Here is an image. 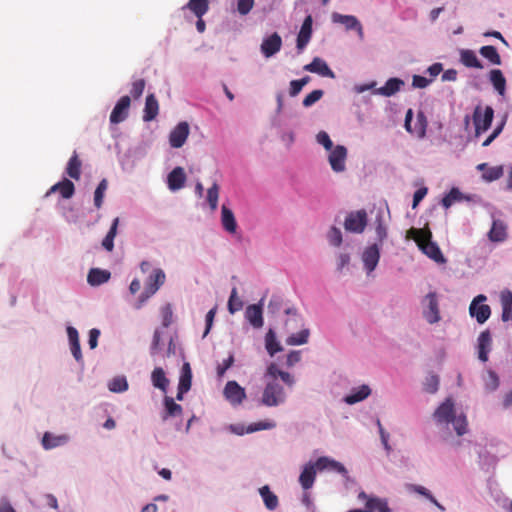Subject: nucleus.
Listing matches in <instances>:
<instances>
[{"instance_id":"obj_7","label":"nucleus","mask_w":512,"mask_h":512,"mask_svg":"<svg viewBox=\"0 0 512 512\" xmlns=\"http://www.w3.org/2000/svg\"><path fill=\"white\" fill-rule=\"evenodd\" d=\"M485 301V295H478L473 299L469 307L470 315L474 317L479 324L485 323L491 315V309L489 305L484 304Z\"/></svg>"},{"instance_id":"obj_40","label":"nucleus","mask_w":512,"mask_h":512,"mask_svg":"<svg viewBox=\"0 0 512 512\" xmlns=\"http://www.w3.org/2000/svg\"><path fill=\"white\" fill-rule=\"evenodd\" d=\"M165 415L163 419L166 420L168 417L179 416L182 413L181 405L177 404L173 398L166 396L164 398Z\"/></svg>"},{"instance_id":"obj_12","label":"nucleus","mask_w":512,"mask_h":512,"mask_svg":"<svg viewBox=\"0 0 512 512\" xmlns=\"http://www.w3.org/2000/svg\"><path fill=\"white\" fill-rule=\"evenodd\" d=\"M282 47V39L277 32H274L269 37L265 38L261 44V52L266 57H272L280 51Z\"/></svg>"},{"instance_id":"obj_36","label":"nucleus","mask_w":512,"mask_h":512,"mask_svg":"<svg viewBox=\"0 0 512 512\" xmlns=\"http://www.w3.org/2000/svg\"><path fill=\"white\" fill-rule=\"evenodd\" d=\"M469 198L466 197L458 188L454 187L452 188L449 193H447L442 201L441 204L444 208L448 209L450 208L454 203L461 202L463 200H468Z\"/></svg>"},{"instance_id":"obj_15","label":"nucleus","mask_w":512,"mask_h":512,"mask_svg":"<svg viewBox=\"0 0 512 512\" xmlns=\"http://www.w3.org/2000/svg\"><path fill=\"white\" fill-rule=\"evenodd\" d=\"M312 23L313 19L311 15H308L301 26V29L297 36V49L302 51L309 43L312 36Z\"/></svg>"},{"instance_id":"obj_54","label":"nucleus","mask_w":512,"mask_h":512,"mask_svg":"<svg viewBox=\"0 0 512 512\" xmlns=\"http://www.w3.org/2000/svg\"><path fill=\"white\" fill-rule=\"evenodd\" d=\"M145 85H146V82H145L144 79L135 80L132 83V87H131V90H130L131 96L134 99L140 98L141 95L143 94L144 89H145Z\"/></svg>"},{"instance_id":"obj_47","label":"nucleus","mask_w":512,"mask_h":512,"mask_svg":"<svg viewBox=\"0 0 512 512\" xmlns=\"http://www.w3.org/2000/svg\"><path fill=\"white\" fill-rule=\"evenodd\" d=\"M108 188V182L106 179H102L94 192V205L96 208H101L105 192Z\"/></svg>"},{"instance_id":"obj_28","label":"nucleus","mask_w":512,"mask_h":512,"mask_svg":"<svg viewBox=\"0 0 512 512\" xmlns=\"http://www.w3.org/2000/svg\"><path fill=\"white\" fill-rule=\"evenodd\" d=\"M489 80L499 95L504 96L506 92V79L499 69H492L489 73Z\"/></svg>"},{"instance_id":"obj_37","label":"nucleus","mask_w":512,"mask_h":512,"mask_svg":"<svg viewBox=\"0 0 512 512\" xmlns=\"http://www.w3.org/2000/svg\"><path fill=\"white\" fill-rule=\"evenodd\" d=\"M192 384V371L189 363H184L181 369L178 387L181 392H188Z\"/></svg>"},{"instance_id":"obj_35","label":"nucleus","mask_w":512,"mask_h":512,"mask_svg":"<svg viewBox=\"0 0 512 512\" xmlns=\"http://www.w3.org/2000/svg\"><path fill=\"white\" fill-rule=\"evenodd\" d=\"M259 493L263 499V502L265 504V507L268 510H275L278 505V497L270 490L268 485H265L259 489Z\"/></svg>"},{"instance_id":"obj_11","label":"nucleus","mask_w":512,"mask_h":512,"mask_svg":"<svg viewBox=\"0 0 512 512\" xmlns=\"http://www.w3.org/2000/svg\"><path fill=\"white\" fill-rule=\"evenodd\" d=\"M347 158V149L343 145H337L329 154V163L334 172H343L345 170V161Z\"/></svg>"},{"instance_id":"obj_61","label":"nucleus","mask_w":512,"mask_h":512,"mask_svg":"<svg viewBox=\"0 0 512 512\" xmlns=\"http://www.w3.org/2000/svg\"><path fill=\"white\" fill-rule=\"evenodd\" d=\"M428 189L426 187L419 188L413 195L412 207L416 208L422 199L426 196Z\"/></svg>"},{"instance_id":"obj_46","label":"nucleus","mask_w":512,"mask_h":512,"mask_svg":"<svg viewBox=\"0 0 512 512\" xmlns=\"http://www.w3.org/2000/svg\"><path fill=\"white\" fill-rule=\"evenodd\" d=\"M108 388L111 392L121 393L128 389V382L124 376H117L109 382Z\"/></svg>"},{"instance_id":"obj_24","label":"nucleus","mask_w":512,"mask_h":512,"mask_svg":"<svg viewBox=\"0 0 512 512\" xmlns=\"http://www.w3.org/2000/svg\"><path fill=\"white\" fill-rule=\"evenodd\" d=\"M67 435H53L52 433L45 432L42 438V445L46 450L62 446L68 442Z\"/></svg>"},{"instance_id":"obj_20","label":"nucleus","mask_w":512,"mask_h":512,"mask_svg":"<svg viewBox=\"0 0 512 512\" xmlns=\"http://www.w3.org/2000/svg\"><path fill=\"white\" fill-rule=\"evenodd\" d=\"M492 344L491 334L488 330H485L480 333L478 337V358L482 362H486L488 360V353L490 351Z\"/></svg>"},{"instance_id":"obj_14","label":"nucleus","mask_w":512,"mask_h":512,"mask_svg":"<svg viewBox=\"0 0 512 512\" xmlns=\"http://www.w3.org/2000/svg\"><path fill=\"white\" fill-rule=\"evenodd\" d=\"M455 414L454 403L451 399H446L434 412V419L438 423H450Z\"/></svg>"},{"instance_id":"obj_59","label":"nucleus","mask_w":512,"mask_h":512,"mask_svg":"<svg viewBox=\"0 0 512 512\" xmlns=\"http://www.w3.org/2000/svg\"><path fill=\"white\" fill-rule=\"evenodd\" d=\"M503 176V167L502 166H495L488 170V172L484 175V177L488 181H494Z\"/></svg>"},{"instance_id":"obj_31","label":"nucleus","mask_w":512,"mask_h":512,"mask_svg":"<svg viewBox=\"0 0 512 512\" xmlns=\"http://www.w3.org/2000/svg\"><path fill=\"white\" fill-rule=\"evenodd\" d=\"M110 272L99 268H92L87 276V281L92 286H98L110 279Z\"/></svg>"},{"instance_id":"obj_32","label":"nucleus","mask_w":512,"mask_h":512,"mask_svg":"<svg viewBox=\"0 0 512 512\" xmlns=\"http://www.w3.org/2000/svg\"><path fill=\"white\" fill-rule=\"evenodd\" d=\"M151 381L155 388L160 389L162 392H166L169 380L167 379L163 368L156 367L151 373Z\"/></svg>"},{"instance_id":"obj_60","label":"nucleus","mask_w":512,"mask_h":512,"mask_svg":"<svg viewBox=\"0 0 512 512\" xmlns=\"http://www.w3.org/2000/svg\"><path fill=\"white\" fill-rule=\"evenodd\" d=\"M377 426H378V429H379L381 441H382V443L384 445V448L389 452L391 450V447H390V445L388 443L389 434L384 430L380 420H377Z\"/></svg>"},{"instance_id":"obj_4","label":"nucleus","mask_w":512,"mask_h":512,"mask_svg":"<svg viewBox=\"0 0 512 512\" xmlns=\"http://www.w3.org/2000/svg\"><path fill=\"white\" fill-rule=\"evenodd\" d=\"M494 117V110L491 106L483 108L478 105L474 109L473 122L475 126L476 135L481 134L489 129Z\"/></svg>"},{"instance_id":"obj_62","label":"nucleus","mask_w":512,"mask_h":512,"mask_svg":"<svg viewBox=\"0 0 512 512\" xmlns=\"http://www.w3.org/2000/svg\"><path fill=\"white\" fill-rule=\"evenodd\" d=\"M431 80L420 75H414L412 85L416 88H425L430 84Z\"/></svg>"},{"instance_id":"obj_41","label":"nucleus","mask_w":512,"mask_h":512,"mask_svg":"<svg viewBox=\"0 0 512 512\" xmlns=\"http://www.w3.org/2000/svg\"><path fill=\"white\" fill-rule=\"evenodd\" d=\"M118 223H119V218H115L113 220V223H112L107 235L105 236V238L102 241V246L107 251H112L114 248V238L117 234Z\"/></svg>"},{"instance_id":"obj_3","label":"nucleus","mask_w":512,"mask_h":512,"mask_svg":"<svg viewBox=\"0 0 512 512\" xmlns=\"http://www.w3.org/2000/svg\"><path fill=\"white\" fill-rule=\"evenodd\" d=\"M165 279L166 276L162 269L157 268L153 270L145 283L143 293L139 297L137 308H140L147 299L159 290V288L164 284Z\"/></svg>"},{"instance_id":"obj_48","label":"nucleus","mask_w":512,"mask_h":512,"mask_svg":"<svg viewBox=\"0 0 512 512\" xmlns=\"http://www.w3.org/2000/svg\"><path fill=\"white\" fill-rule=\"evenodd\" d=\"M218 198H219V186L215 182L213 185L207 190V202L212 211L217 209L218 206Z\"/></svg>"},{"instance_id":"obj_2","label":"nucleus","mask_w":512,"mask_h":512,"mask_svg":"<svg viewBox=\"0 0 512 512\" xmlns=\"http://www.w3.org/2000/svg\"><path fill=\"white\" fill-rule=\"evenodd\" d=\"M286 401V393L283 386L272 379L268 381L263 389L259 404L267 407H276Z\"/></svg>"},{"instance_id":"obj_18","label":"nucleus","mask_w":512,"mask_h":512,"mask_svg":"<svg viewBox=\"0 0 512 512\" xmlns=\"http://www.w3.org/2000/svg\"><path fill=\"white\" fill-rule=\"evenodd\" d=\"M379 258L380 253L377 245H372L364 251L362 259L368 273L376 268Z\"/></svg>"},{"instance_id":"obj_58","label":"nucleus","mask_w":512,"mask_h":512,"mask_svg":"<svg viewBox=\"0 0 512 512\" xmlns=\"http://www.w3.org/2000/svg\"><path fill=\"white\" fill-rule=\"evenodd\" d=\"M233 363L234 356L233 354H230L227 359L223 360V362L217 366L218 377H223L225 372L233 365Z\"/></svg>"},{"instance_id":"obj_5","label":"nucleus","mask_w":512,"mask_h":512,"mask_svg":"<svg viewBox=\"0 0 512 512\" xmlns=\"http://www.w3.org/2000/svg\"><path fill=\"white\" fill-rule=\"evenodd\" d=\"M358 499L365 502L364 509H352L348 512H391L388 503L385 499L369 496L364 491L358 494Z\"/></svg>"},{"instance_id":"obj_8","label":"nucleus","mask_w":512,"mask_h":512,"mask_svg":"<svg viewBox=\"0 0 512 512\" xmlns=\"http://www.w3.org/2000/svg\"><path fill=\"white\" fill-rule=\"evenodd\" d=\"M223 394L225 399L233 406L242 404L246 398V392L236 381H228L224 387Z\"/></svg>"},{"instance_id":"obj_43","label":"nucleus","mask_w":512,"mask_h":512,"mask_svg":"<svg viewBox=\"0 0 512 512\" xmlns=\"http://www.w3.org/2000/svg\"><path fill=\"white\" fill-rule=\"evenodd\" d=\"M310 335L309 329H302L300 332L290 335L286 339L288 345H302L308 342Z\"/></svg>"},{"instance_id":"obj_52","label":"nucleus","mask_w":512,"mask_h":512,"mask_svg":"<svg viewBox=\"0 0 512 512\" xmlns=\"http://www.w3.org/2000/svg\"><path fill=\"white\" fill-rule=\"evenodd\" d=\"M328 240L331 245L333 246H340L342 244V233L339 228L337 227H331V229L328 232Z\"/></svg>"},{"instance_id":"obj_29","label":"nucleus","mask_w":512,"mask_h":512,"mask_svg":"<svg viewBox=\"0 0 512 512\" xmlns=\"http://www.w3.org/2000/svg\"><path fill=\"white\" fill-rule=\"evenodd\" d=\"M404 85V82L399 78H390L386 81L385 85L380 87L377 90V93L385 96L390 97L394 94H396L398 91H400L401 87Z\"/></svg>"},{"instance_id":"obj_56","label":"nucleus","mask_w":512,"mask_h":512,"mask_svg":"<svg viewBox=\"0 0 512 512\" xmlns=\"http://www.w3.org/2000/svg\"><path fill=\"white\" fill-rule=\"evenodd\" d=\"M317 142L321 144L326 150L333 149V143L329 135L325 131H320L316 136Z\"/></svg>"},{"instance_id":"obj_25","label":"nucleus","mask_w":512,"mask_h":512,"mask_svg":"<svg viewBox=\"0 0 512 512\" xmlns=\"http://www.w3.org/2000/svg\"><path fill=\"white\" fill-rule=\"evenodd\" d=\"M221 223L223 228L229 233H235L237 229V222L235 216L228 207L225 205L221 208Z\"/></svg>"},{"instance_id":"obj_22","label":"nucleus","mask_w":512,"mask_h":512,"mask_svg":"<svg viewBox=\"0 0 512 512\" xmlns=\"http://www.w3.org/2000/svg\"><path fill=\"white\" fill-rule=\"evenodd\" d=\"M159 112V104L154 94H149L146 97L143 120L150 122L154 120Z\"/></svg>"},{"instance_id":"obj_16","label":"nucleus","mask_w":512,"mask_h":512,"mask_svg":"<svg viewBox=\"0 0 512 512\" xmlns=\"http://www.w3.org/2000/svg\"><path fill=\"white\" fill-rule=\"evenodd\" d=\"M304 70L319 74L323 77L335 78L334 72L329 68L327 63L319 57H315L311 63L305 65Z\"/></svg>"},{"instance_id":"obj_38","label":"nucleus","mask_w":512,"mask_h":512,"mask_svg":"<svg viewBox=\"0 0 512 512\" xmlns=\"http://www.w3.org/2000/svg\"><path fill=\"white\" fill-rule=\"evenodd\" d=\"M500 299L502 305V320L508 321L512 311V292L510 290L502 291Z\"/></svg>"},{"instance_id":"obj_19","label":"nucleus","mask_w":512,"mask_h":512,"mask_svg":"<svg viewBox=\"0 0 512 512\" xmlns=\"http://www.w3.org/2000/svg\"><path fill=\"white\" fill-rule=\"evenodd\" d=\"M209 0H189L182 11H190L196 18L203 17L209 10Z\"/></svg>"},{"instance_id":"obj_53","label":"nucleus","mask_w":512,"mask_h":512,"mask_svg":"<svg viewBox=\"0 0 512 512\" xmlns=\"http://www.w3.org/2000/svg\"><path fill=\"white\" fill-rule=\"evenodd\" d=\"M275 426L276 424L273 421H260L249 425L247 428V432L252 433L259 430H269L273 429Z\"/></svg>"},{"instance_id":"obj_51","label":"nucleus","mask_w":512,"mask_h":512,"mask_svg":"<svg viewBox=\"0 0 512 512\" xmlns=\"http://www.w3.org/2000/svg\"><path fill=\"white\" fill-rule=\"evenodd\" d=\"M323 94H324L323 90H320V89L313 90L303 99V102H302L303 106L304 107L312 106L313 104H315L317 101H319L322 98Z\"/></svg>"},{"instance_id":"obj_45","label":"nucleus","mask_w":512,"mask_h":512,"mask_svg":"<svg viewBox=\"0 0 512 512\" xmlns=\"http://www.w3.org/2000/svg\"><path fill=\"white\" fill-rule=\"evenodd\" d=\"M410 490L413 492H416L425 498H427L431 503H433L437 508H439L441 511H444L445 508L443 505H441L436 498L430 493L428 489L421 485H410Z\"/></svg>"},{"instance_id":"obj_42","label":"nucleus","mask_w":512,"mask_h":512,"mask_svg":"<svg viewBox=\"0 0 512 512\" xmlns=\"http://www.w3.org/2000/svg\"><path fill=\"white\" fill-rule=\"evenodd\" d=\"M334 22L345 25L347 30H353L359 25V21L355 16L352 15H341L338 13L333 14Z\"/></svg>"},{"instance_id":"obj_10","label":"nucleus","mask_w":512,"mask_h":512,"mask_svg":"<svg viewBox=\"0 0 512 512\" xmlns=\"http://www.w3.org/2000/svg\"><path fill=\"white\" fill-rule=\"evenodd\" d=\"M131 99L129 96H122L116 105L114 106L111 114H110V122L113 124H118L123 122L127 116L130 108Z\"/></svg>"},{"instance_id":"obj_50","label":"nucleus","mask_w":512,"mask_h":512,"mask_svg":"<svg viewBox=\"0 0 512 512\" xmlns=\"http://www.w3.org/2000/svg\"><path fill=\"white\" fill-rule=\"evenodd\" d=\"M453 424L457 435L462 436L467 432V419L465 415L453 416V420L450 422Z\"/></svg>"},{"instance_id":"obj_21","label":"nucleus","mask_w":512,"mask_h":512,"mask_svg":"<svg viewBox=\"0 0 512 512\" xmlns=\"http://www.w3.org/2000/svg\"><path fill=\"white\" fill-rule=\"evenodd\" d=\"M57 191L61 194L62 198L69 199L74 195L75 186L70 180L63 179L62 181L53 185L47 192L46 196Z\"/></svg>"},{"instance_id":"obj_63","label":"nucleus","mask_w":512,"mask_h":512,"mask_svg":"<svg viewBox=\"0 0 512 512\" xmlns=\"http://www.w3.org/2000/svg\"><path fill=\"white\" fill-rule=\"evenodd\" d=\"M99 335H100V331L98 329L93 328L90 330L88 344L91 349H94L97 347Z\"/></svg>"},{"instance_id":"obj_34","label":"nucleus","mask_w":512,"mask_h":512,"mask_svg":"<svg viewBox=\"0 0 512 512\" xmlns=\"http://www.w3.org/2000/svg\"><path fill=\"white\" fill-rule=\"evenodd\" d=\"M81 166H82V162L79 159L77 152L74 151L67 163V167H66L67 175L75 180H78L81 175Z\"/></svg>"},{"instance_id":"obj_64","label":"nucleus","mask_w":512,"mask_h":512,"mask_svg":"<svg viewBox=\"0 0 512 512\" xmlns=\"http://www.w3.org/2000/svg\"><path fill=\"white\" fill-rule=\"evenodd\" d=\"M312 466L315 467L316 472L328 469L329 458L328 457H320L316 460V462L312 463Z\"/></svg>"},{"instance_id":"obj_57","label":"nucleus","mask_w":512,"mask_h":512,"mask_svg":"<svg viewBox=\"0 0 512 512\" xmlns=\"http://www.w3.org/2000/svg\"><path fill=\"white\" fill-rule=\"evenodd\" d=\"M254 6V0H238L237 10L241 15H247Z\"/></svg>"},{"instance_id":"obj_39","label":"nucleus","mask_w":512,"mask_h":512,"mask_svg":"<svg viewBox=\"0 0 512 512\" xmlns=\"http://www.w3.org/2000/svg\"><path fill=\"white\" fill-rule=\"evenodd\" d=\"M481 56L487 59L491 64L500 65L501 57L497 49L492 45L482 46L479 50Z\"/></svg>"},{"instance_id":"obj_9","label":"nucleus","mask_w":512,"mask_h":512,"mask_svg":"<svg viewBox=\"0 0 512 512\" xmlns=\"http://www.w3.org/2000/svg\"><path fill=\"white\" fill-rule=\"evenodd\" d=\"M189 125L187 122L183 121L176 125V127L170 132L169 135V143L173 148L182 147L188 136H189Z\"/></svg>"},{"instance_id":"obj_1","label":"nucleus","mask_w":512,"mask_h":512,"mask_svg":"<svg viewBox=\"0 0 512 512\" xmlns=\"http://www.w3.org/2000/svg\"><path fill=\"white\" fill-rule=\"evenodd\" d=\"M407 238L413 239L419 249L430 259L434 260L438 264L446 263V259L443 256L437 243L433 242L432 233L429 229H417L410 228L407 231Z\"/></svg>"},{"instance_id":"obj_13","label":"nucleus","mask_w":512,"mask_h":512,"mask_svg":"<svg viewBox=\"0 0 512 512\" xmlns=\"http://www.w3.org/2000/svg\"><path fill=\"white\" fill-rule=\"evenodd\" d=\"M426 301L427 308L424 310V317L430 324H434L440 320V312L436 293H428L426 296Z\"/></svg>"},{"instance_id":"obj_33","label":"nucleus","mask_w":512,"mask_h":512,"mask_svg":"<svg viewBox=\"0 0 512 512\" xmlns=\"http://www.w3.org/2000/svg\"><path fill=\"white\" fill-rule=\"evenodd\" d=\"M246 318L255 328L263 326L262 309L258 305H250L246 309Z\"/></svg>"},{"instance_id":"obj_44","label":"nucleus","mask_w":512,"mask_h":512,"mask_svg":"<svg viewBox=\"0 0 512 512\" xmlns=\"http://www.w3.org/2000/svg\"><path fill=\"white\" fill-rule=\"evenodd\" d=\"M265 342H266V349L271 356H273L275 353L282 350V347L277 342L275 333L272 330H269L267 332L266 337H265Z\"/></svg>"},{"instance_id":"obj_23","label":"nucleus","mask_w":512,"mask_h":512,"mask_svg":"<svg viewBox=\"0 0 512 512\" xmlns=\"http://www.w3.org/2000/svg\"><path fill=\"white\" fill-rule=\"evenodd\" d=\"M316 473L315 467L312 466V462H309L304 466L299 476V483L304 490H308L313 486Z\"/></svg>"},{"instance_id":"obj_26","label":"nucleus","mask_w":512,"mask_h":512,"mask_svg":"<svg viewBox=\"0 0 512 512\" xmlns=\"http://www.w3.org/2000/svg\"><path fill=\"white\" fill-rule=\"evenodd\" d=\"M460 61L468 68L482 69L483 65L478 59L476 53L470 49H463L460 51Z\"/></svg>"},{"instance_id":"obj_17","label":"nucleus","mask_w":512,"mask_h":512,"mask_svg":"<svg viewBox=\"0 0 512 512\" xmlns=\"http://www.w3.org/2000/svg\"><path fill=\"white\" fill-rule=\"evenodd\" d=\"M186 181V175L182 167H175L168 174V187L172 191L179 190L184 187Z\"/></svg>"},{"instance_id":"obj_55","label":"nucleus","mask_w":512,"mask_h":512,"mask_svg":"<svg viewBox=\"0 0 512 512\" xmlns=\"http://www.w3.org/2000/svg\"><path fill=\"white\" fill-rule=\"evenodd\" d=\"M439 378L437 375H430L424 383V390L428 393H435L438 390Z\"/></svg>"},{"instance_id":"obj_6","label":"nucleus","mask_w":512,"mask_h":512,"mask_svg":"<svg viewBox=\"0 0 512 512\" xmlns=\"http://www.w3.org/2000/svg\"><path fill=\"white\" fill-rule=\"evenodd\" d=\"M366 225L367 213L363 209L348 213L344 221L345 230L352 233H362Z\"/></svg>"},{"instance_id":"obj_30","label":"nucleus","mask_w":512,"mask_h":512,"mask_svg":"<svg viewBox=\"0 0 512 512\" xmlns=\"http://www.w3.org/2000/svg\"><path fill=\"white\" fill-rule=\"evenodd\" d=\"M506 225L500 220H494L488 233V237L493 242H502L507 237Z\"/></svg>"},{"instance_id":"obj_49","label":"nucleus","mask_w":512,"mask_h":512,"mask_svg":"<svg viewBox=\"0 0 512 512\" xmlns=\"http://www.w3.org/2000/svg\"><path fill=\"white\" fill-rule=\"evenodd\" d=\"M243 307V302L238 297L237 289L234 287L231 291L229 300H228V310L231 314L241 310Z\"/></svg>"},{"instance_id":"obj_27","label":"nucleus","mask_w":512,"mask_h":512,"mask_svg":"<svg viewBox=\"0 0 512 512\" xmlns=\"http://www.w3.org/2000/svg\"><path fill=\"white\" fill-rule=\"evenodd\" d=\"M371 394V389L368 385H362L356 389H353L350 394L345 396L344 401L349 404H355L363 401Z\"/></svg>"}]
</instances>
